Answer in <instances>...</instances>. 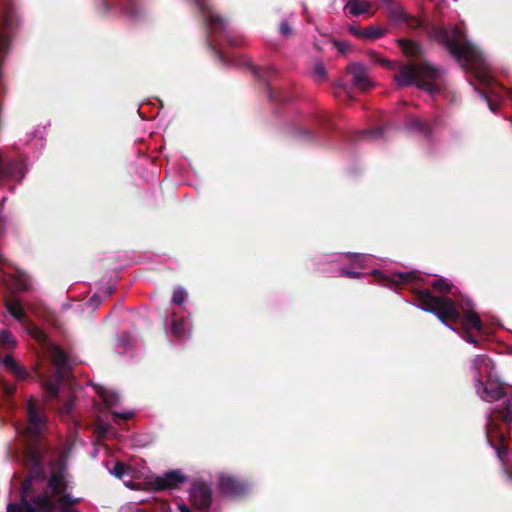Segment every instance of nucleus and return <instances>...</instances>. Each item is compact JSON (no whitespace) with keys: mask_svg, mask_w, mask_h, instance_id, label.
Instances as JSON below:
<instances>
[{"mask_svg":"<svg viewBox=\"0 0 512 512\" xmlns=\"http://www.w3.org/2000/svg\"><path fill=\"white\" fill-rule=\"evenodd\" d=\"M50 357L56 370L53 378H46L42 380V386L51 394H55L61 378L68 373L69 361L66 354L55 345L50 346Z\"/></svg>","mask_w":512,"mask_h":512,"instance_id":"0eeeda50","label":"nucleus"},{"mask_svg":"<svg viewBox=\"0 0 512 512\" xmlns=\"http://www.w3.org/2000/svg\"><path fill=\"white\" fill-rule=\"evenodd\" d=\"M25 175L22 162L8 160L0 150V183L7 180H21Z\"/></svg>","mask_w":512,"mask_h":512,"instance_id":"9b49d317","label":"nucleus"},{"mask_svg":"<svg viewBox=\"0 0 512 512\" xmlns=\"http://www.w3.org/2000/svg\"><path fill=\"white\" fill-rule=\"evenodd\" d=\"M371 57L373 58V61L376 62V63H381V64H386L388 63L386 60H381V59H378V58H374V53H371Z\"/></svg>","mask_w":512,"mask_h":512,"instance_id":"79ce46f5","label":"nucleus"},{"mask_svg":"<svg viewBox=\"0 0 512 512\" xmlns=\"http://www.w3.org/2000/svg\"><path fill=\"white\" fill-rule=\"evenodd\" d=\"M100 303H101V298L97 295H94L89 299L87 304L93 308H96L100 305Z\"/></svg>","mask_w":512,"mask_h":512,"instance_id":"c9c22d12","label":"nucleus"},{"mask_svg":"<svg viewBox=\"0 0 512 512\" xmlns=\"http://www.w3.org/2000/svg\"><path fill=\"white\" fill-rule=\"evenodd\" d=\"M1 364L18 378L23 379L26 375L24 369L11 356H6Z\"/></svg>","mask_w":512,"mask_h":512,"instance_id":"aec40b11","label":"nucleus"},{"mask_svg":"<svg viewBox=\"0 0 512 512\" xmlns=\"http://www.w3.org/2000/svg\"><path fill=\"white\" fill-rule=\"evenodd\" d=\"M417 278V273L415 271L405 272V273H395L390 275L389 277L384 278L383 285L389 284H400L405 282H410Z\"/></svg>","mask_w":512,"mask_h":512,"instance_id":"a211bd4d","label":"nucleus"},{"mask_svg":"<svg viewBox=\"0 0 512 512\" xmlns=\"http://www.w3.org/2000/svg\"><path fill=\"white\" fill-rule=\"evenodd\" d=\"M280 31L283 35H286L288 33V22L287 21H282V23L280 25Z\"/></svg>","mask_w":512,"mask_h":512,"instance_id":"4c0bfd02","label":"nucleus"},{"mask_svg":"<svg viewBox=\"0 0 512 512\" xmlns=\"http://www.w3.org/2000/svg\"><path fill=\"white\" fill-rule=\"evenodd\" d=\"M349 30L352 34L358 36L359 38H361V33H363V31H364V30L357 29L355 27H350Z\"/></svg>","mask_w":512,"mask_h":512,"instance_id":"58836bf2","label":"nucleus"},{"mask_svg":"<svg viewBox=\"0 0 512 512\" xmlns=\"http://www.w3.org/2000/svg\"><path fill=\"white\" fill-rule=\"evenodd\" d=\"M188 322L184 319L173 320L171 324V333L177 338H184L188 332Z\"/></svg>","mask_w":512,"mask_h":512,"instance_id":"412c9836","label":"nucleus"},{"mask_svg":"<svg viewBox=\"0 0 512 512\" xmlns=\"http://www.w3.org/2000/svg\"><path fill=\"white\" fill-rule=\"evenodd\" d=\"M438 76L439 70L435 67L426 64H409L400 68L394 80L400 87L415 84L418 88L424 89L429 93H434L436 92V88L431 84V81Z\"/></svg>","mask_w":512,"mask_h":512,"instance_id":"7ed1b4c3","label":"nucleus"},{"mask_svg":"<svg viewBox=\"0 0 512 512\" xmlns=\"http://www.w3.org/2000/svg\"><path fill=\"white\" fill-rule=\"evenodd\" d=\"M505 417H506V419H508L509 421H511V420H512V415H510V413H508Z\"/></svg>","mask_w":512,"mask_h":512,"instance_id":"49530a36","label":"nucleus"},{"mask_svg":"<svg viewBox=\"0 0 512 512\" xmlns=\"http://www.w3.org/2000/svg\"><path fill=\"white\" fill-rule=\"evenodd\" d=\"M74 407V396L72 395L70 388L68 389L67 399L64 401L63 405L58 407L59 413L61 416L69 415Z\"/></svg>","mask_w":512,"mask_h":512,"instance_id":"b1692460","label":"nucleus"},{"mask_svg":"<svg viewBox=\"0 0 512 512\" xmlns=\"http://www.w3.org/2000/svg\"><path fill=\"white\" fill-rule=\"evenodd\" d=\"M304 135H307L308 137H310V134H308L300 129H293L292 131H290V136H292L294 139L300 140L302 138V136H304Z\"/></svg>","mask_w":512,"mask_h":512,"instance_id":"72a5a7b5","label":"nucleus"},{"mask_svg":"<svg viewBox=\"0 0 512 512\" xmlns=\"http://www.w3.org/2000/svg\"><path fill=\"white\" fill-rule=\"evenodd\" d=\"M67 373L61 378V381L60 383L58 384V387H57V391L55 394H51L50 392H48L46 389V393H47V396L49 399H52V398H58L59 397V393H60V387H61V390H64V387L63 386V382H64V378L66 377Z\"/></svg>","mask_w":512,"mask_h":512,"instance_id":"473e14b6","label":"nucleus"},{"mask_svg":"<svg viewBox=\"0 0 512 512\" xmlns=\"http://www.w3.org/2000/svg\"><path fill=\"white\" fill-rule=\"evenodd\" d=\"M489 107H490V110H491L492 112H495V111H496L495 107H494L492 104H490V103H489Z\"/></svg>","mask_w":512,"mask_h":512,"instance_id":"a18cd8bd","label":"nucleus"},{"mask_svg":"<svg viewBox=\"0 0 512 512\" xmlns=\"http://www.w3.org/2000/svg\"><path fill=\"white\" fill-rule=\"evenodd\" d=\"M432 37L445 46L457 61L469 66L481 82H489L488 65L482 53L465 39L458 28L454 27L450 30L446 28L434 29Z\"/></svg>","mask_w":512,"mask_h":512,"instance_id":"f257e3e1","label":"nucleus"},{"mask_svg":"<svg viewBox=\"0 0 512 512\" xmlns=\"http://www.w3.org/2000/svg\"><path fill=\"white\" fill-rule=\"evenodd\" d=\"M98 431L101 437L105 438L108 437L111 431V427L108 424L99 422L98 423Z\"/></svg>","mask_w":512,"mask_h":512,"instance_id":"7c9ffc66","label":"nucleus"},{"mask_svg":"<svg viewBox=\"0 0 512 512\" xmlns=\"http://www.w3.org/2000/svg\"><path fill=\"white\" fill-rule=\"evenodd\" d=\"M115 5H118L121 7V9H123L126 13L128 14H133V11L130 7H122V4L119 3L118 1L114 3Z\"/></svg>","mask_w":512,"mask_h":512,"instance_id":"ea45409f","label":"nucleus"},{"mask_svg":"<svg viewBox=\"0 0 512 512\" xmlns=\"http://www.w3.org/2000/svg\"><path fill=\"white\" fill-rule=\"evenodd\" d=\"M269 97L272 101L280 100L277 95H275L271 90L269 91Z\"/></svg>","mask_w":512,"mask_h":512,"instance_id":"37998d69","label":"nucleus"},{"mask_svg":"<svg viewBox=\"0 0 512 512\" xmlns=\"http://www.w3.org/2000/svg\"><path fill=\"white\" fill-rule=\"evenodd\" d=\"M5 307L9 314L18 322H20L26 333L40 343H47V337L37 326L31 323L27 317L25 310L21 303L14 298H7L5 300Z\"/></svg>","mask_w":512,"mask_h":512,"instance_id":"6e6552de","label":"nucleus"},{"mask_svg":"<svg viewBox=\"0 0 512 512\" xmlns=\"http://www.w3.org/2000/svg\"><path fill=\"white\" fill-rule=\"evenodd\" d=\"M187 298V292L182 287H178L174 290L173 296H172V302L178 305H181L184 303V301Z\"/></svg>","mask_w":512,"mask_h":512,"instance_id":"c85d7f7f","label":"nucleus"},{"mask_svg":"<svg viewBox=\"0 0 512 512\" xmlns=\"http://www.w3.org/2000/svg\"><path fill=\"white\" fill-rule=\"evenodd\" d=\"M109 3H110V0H105V3H104L105 10L108 9Z\"/></svg>","mask_w":512,"mask_h":512,"instance_id":"c03bdc74","label":"nucleus"},{"mask_svg":"<svg viewBox=\"0 0 512 512\" xmlns=\"http://www.w3.org/2000/svg\"><path fill=\"white\" fill-rule=\"evenodd\" d=\"M311 75L316 82L324 81L327 76V72L324 65L320 62L315 63Z\"/></svg>","mask_w":512,"mask_h":512,"instance_id":"393cba45","label":"nucleus"},{"mask_svg":"<svg viewBox=\"0 0 512 512\" xmlns=\"http://www.w3.org/2000/svg\"><path fill=\"white\" fill-rule=\"evenodd\" d=\"M177 509L179 510V512H190V509L184 504H179L177 506Z\"/></svg>","mask_w":512,"mask_h":512,"instance_id":"a19ab883","label":"nucleus"},{"mask_svg":"<svg viewBox=\"0 0 512 512\" xmlns=\"http://www.w3.org/2000/svg\"><path fill=\"white\" fill-rule=\"evenodd\" d=\"M219 489L227 496H239L246 489V485L230 475L222 474L219 477Z\"/></svg>","mask_w":512,"mask_h":512,"instance_id":"ddd939ff","label":"nucleus"},{"mask_svg":"<svg viewBox=\"0 0 512 512\" xmlns=\"http://www.w3.org/2000/svg\"><path fill=\"white\" fill-rule=\"evenodd\" d=\"M350 73L353 76V83L356 87L367 90L373 86V83L367 75V69L364 65L354 63L348 67Z\"/></svg>","mask_w":512,"mask_h":512,"instance_id":"4468645a","label":"nucleus"},{"mask_svg":"<svg viewBox=\"0 0 512 512\" xmlns=\"http://www.w3.org/2000/svg\"><path fill=\"white\" fill-rule=\"evenodd\" d=\"M190 498L193 506L200 511L206 510L211 503V494L205 484H195L191 488Z\"/></svg>","mask_w":512,"mask_h":512,"instance_id":"f8f14e48","label":"nucleus"},{"mask_svg":"<svg viewBox=\"0 0 512 512\" xmlns=\"http://www.w3.org/2000/svg\"><path fill=\"white\" fill-rule=\"evenodd\" d=\"M468 341H469L470 343H475V339H474V338H472V337H470V338L468 339Z\"/></svg>","mask_w":512,"mask_h":512,"instance_id":"de8ad7c7","label":"nucleus"},{"mask_svg":"<svg viewBox=\"0 0 512 512\" xmlns=\"http://www.w3.org/2000/svg\"><path fill=\"white\" fill-rule=\"evenodd\" d=\"M472 369L474 371L476 392L482 400L493 402L502 398L504 392L500 383L488 380L486 386L482 387V372L490 376L493 370V363L490 358L484 355L476 356L472 362Z\"/></svg>","mask_w":512,"mask_h":512,"instance_id":"20e7f679","label":"nucleus"},{"mask_svg":"<svg viewBox=\"0 0 512 512\" xmlns=\"http://www.w3.org/2000/svg\"><path fill=\"white\" fill-rule=\"evenodd\" d=\"M340 275L348 276V277H351V278H357V277L360 276V273L359 272L348 271L346 269H342L340 271Z\"/></svg>","mask_w":512,"mask_h":512,"instance_id":"e433bc0d","label":"nucleus"},{"mask_svg":"<svg viewBox=\"0 0 512 512\" xmlns=\"http://www.w3.org/2000/svg\"><path fill=\"white\" fill-rule=\"evenodd\" d=\"M334 44L342 54H345L350 49V44L348 42L336 41Z\"/></svg>","mask_w":512,"mask_h":512,"instance_id":"2f4dec72","label":"nucleus"},{"mask_svg":"<svg viewBox=\"0 0 512 512\" xmlns=\"http://www.w3.org/2000/svg\"><path fill=\"white\" fill-rule=\"evenodd\" d=\"M208 29L207 41L209 46L215 51L221 62L227 63L224 54L216 47L218 35H222L232 46H240L245 43V37L242 34L232 30L229 23L215 13L210 7L208 0H195Z\"/></svg>","mask_w":512,"mask_h":512,"instance_id":"f03ea898","label":"nucleus"},{"mask_svg":"<svg viewBox=\"0 0 512 512\" xmlns=\"http://www.w3.org/2000/svg\"><path fill=\"white\" fill-rule=\"evenodd\" d=\"M384 30L378 27H370L361 33L362 39L374 40L384 35Z\"/></svg>","mask_w":512,"mask_h":512,"instance_id":"a878e982","label":"nucleus"},{"mask_svg":"<svg viewBox=\"0 0 512 512\" xmlns=\"http://www.w3.org/2000/svg\"><path fill=\"white\" fill-rule=\"evenodd\" d=\"M461 322L468 331H481V321L474 311H466Z\"/></svg>","mask_w":512,"mask_h":512,"instance_id":"f3484780","label":"nucleus"},{"mask_svg":"<svg viewBox=\"0 0 512 512\" xmlns=\"http://www.w3.org/2000/svg\"><path fill=\"white\" fill-rule=\"evenodd\" d=\"M28 483H23L19 503H10L7 512H52L54 503L47 494H39L28 500Z\"/></svg>","mask_w":512,"mask_h":512,"instance_id":"423d86ee","label":"nucleus"},{"mask_svg":"<svg viewBox=\"0 0 512 512\" xmlns=\"http://www.w3.org/2000/svg\"><path fill=\"white\" fill-rule=\"evenodd\" d=\"M96 392L102 399L105 407L109 412L113 415L114 421L118 418L120 419H129L134 415L133 411H120L117 409V404L119 403V395L105 387L97 386Z\"/></svg>","mask_w":512,"mask_h":512,"instance_id":"9d476101","label":"nucleus"},{"mask_svg":"<svg viewBox=\"0 0 512 512\" xmlns=\"http://www.w3.org/2000/svg\"><path fill=\"white\" fill-rule=\"evenodd\" d=\"M16 339L13 334L6 329L0 331V345L6 349L11 350L16 347Z\"/></svg>","mask_w":512,"mask_h":512,"instance_id":"4be33fe9","label":"nucleus"},{"mask_svg":"<svg viewBox=\"0 0 512 512\" xmlns=\"http://www.w3.org/2000/svg\"><path fill=\"white\" fill-rule=\"evenodd\" d=\"M345 8L348 9L353 16H372L375 12L374 5L368 0H346Z\"/></svg>","mask_w":512,"mask_h":512,"instance_id":"2eb2a0df","label":"nucleus"},{"mask_svg":"<svg viewBox=\"0 0 512 512\" xmlns=\"http://www.w3.org/2000/svg\"><path fill=\"white\" fill-rule=\"evenodd\" d=\"M369 260V257L367 255L363 254H354L353 255V262L360 268L365 267L364 262Z\"/></svg>","mask_w":512,"mask_h":512,"instance_id":"c756f323","label":"nucleus"},{"mask_svg":"<svg viewBox=\"0 0 512 512\" xmlns=\"http://www.w3.org/2000/svg\"><path fill=\"white\" fill-rule=\"evenodd\" d=\"M184 480L185 477L180 471H170L156 478L155 485L158 489L177 488Z\"/></svg>","mask_w":512,"mask_h":512,"instance_id":"dca6fc26","label":"nucleus"},{"mask_svg":"<svg viewBox=\"0 0 512 512\" xmlns=\"http://www.w3.org/2000/svg\"><path fill=\"white\" fill-rule=\"evenodd\" d=\"M27 418V436L35 438L45 431L47 426V417L44 409L40 407L34 398H30L27 402Z\"/></svg>","mask_w":512,"mask_h":512,"instance_id":"1a4fd4ad","label":"nucleus"},{"mask_svg":"<svg viewBox=\"0 0 512 512\" xmlns=\"http://www.w3.org/2000/svg\"><path fill=\"white\" fill-rule=\"evenodd\" d=\"M424 297L427 298L428 301L423 300V305L420 308L434 314L444 325L453 330V328L446 323V320L456 321L460 319V314L453 301L444 297H433L428 291L424 293Z\"/></svg>","mask_w":512,"mask_h":512,"instance_id":"39448f33","label":"nucleus"},{"mask_svg":"<svg viewBox=\"0 0 512 512\" xmlns=\"http://www.w3.org/2000/svg\"><path fill=\"white\" fill-rule=\"evenodd\" d=\"M402 52L409 57H416L421 54L420 46L412 41H401Z\"/></svg>","mask_w":512,"mask_h":512,"instance_id":"5701e85b","label":"nucleus"},{"mask_svg":"<svg viewBox=\"0 0 512 512\" xmlns=\"http://www.w3.org/2000/svg\"><path fill=\"white\" fill-rule=\"evenodd\" d=\"M388 15L390 19L396 23L401 24L404 22H409L408 14L405 12V10L401 6H395L390 3H388Z\"/></svg>","mask_w":512,"mask_h":512,"instance_id":"6ab92c4d","label":"nucleus"},{"mask_svg":"<svg viewBox=\"0 0 512 512\" xmlns=\"http://www.w3.org/2000/svg\"><path fill=\"white\" fill-rule=\"evenodd\" d=\"M432 286L435 290L443 293H448L452 288V284L444 278L435 280Z\"/></svg>","mask_w":512,"mask_h":512,"instance_id":"cd10ccee","label":"nucleus"},{"mask_svg":"<svg viewBox=\"0 0 512 512\" xmlns=\"http://www.w3.org/2000/svg\"><path fill=\"white\" fill-rule=\"evenodd\" d=\"M115 477L117 478H123L124 476L126 475H129L130 474V468L128 466H126L124 463L122 462H116L115 463V466L111 472Z\"/></svg>","mask_w":512,"mask_h":512,"instance_id":"bb28decb","label":"nucleus"},{"mask_svg":"<svg viewBox=\"0 0 512 512\" xmlns=\"http://www.w3.org/2000/svg\"><path fill=\"white\" fill-rule=\"evenodd\" d=\"M2 388L6 395L11 396L14 394L16 388L12 384L2 383Z\"/></svg>","mask_w":512,"mask_h":512,"instance_id":"f704fd0d","label":"nucleus"}]
</instances>
